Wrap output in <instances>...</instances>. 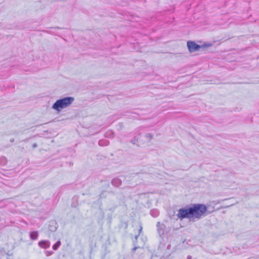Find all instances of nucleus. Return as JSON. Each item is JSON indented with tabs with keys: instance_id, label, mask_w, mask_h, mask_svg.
<instances>
[{
	"instance_id": "1",
	"label": "nucleus",
	"mask_w": 259,
	"mask_h": 259,
	"mask_svg": "<svg viewBox=\"0 0 259 259\" xmlns=\"http://www.w3.org/2000/svg\"><path fill=\"white\" fill-rule=\"evenodd\" d=\"M207 210V207L204 204H192L179 209L177 215L180 220L188 219L194 221L195 219L200 220L204 217Z\"/></svg>"
},
{
	"instance_id": "2",
	"label": "nucleus",
	"mask_w": 259,
	"mask_h": 259,
	"mask_svg": "<svg viewBox=\"0 0 259 259\" xmlns=\"http://www.w3.org/2000/svg\"><path fill=\"white\" fill-rule=\"evenodd\" d=\"M153 138V135L151 133H146L144 128H140L137 132V134L134 139L130 141L133 144L140 146L147 142H150Z\"/></svg>"
},
{
	"instance_id": "3",
	"label": "nucleus",
	"mask_w": 259,
	"mask_h": 259,
	"mask_svg": "<svg viewBox=\"0 0 259 259\" xmlns=\"http://www.w3.org/2000/svg\"><path fill=\"white\" fill-rule=\"evenodd\" d=\"M74 101L72 97H66L57 100L52 105V109L60 112L62 109L69 107Z\"/></svg>"
},
{
	"instance_id": "4",
	"label": "nucleus",
	"mask_w": 259,
	"mask_h": 259,
	"mask_svg": "<svg viewBox=\"0 0 259 259\" xmlns=\"http://www.w3.org/2000/svg\"><path fill=\"white\" fill-rule=\"evenodd\" d=\"M187 47L190 52H195L198 51L201 48L208 47L212 46L211 44L204 43L202 46L196 44L195 41L189 40L187 42Z\"/></svg>"
},
{
	"instance_id": "5",
	"label": "nucleus",
	"mask_w": 259,
	"mask_h": 259,
	"mask_svg": "<svg viewBox=\"0 0 259 259\" xmlns=\"http://www.w3.org/2000/svg\"><path fill=\"white\" fill-rule=\"evenodd\" d=\"M157 231L160 237H162L164 234L165 230L166 228L165 225L163 223H160L159 222H157L156 224Z\"/></svg>"
},
{
	"instance_id": "6",
	"label": "nucleus",
	"mask_w": 259,
	"mask_h": 259,
	"mask_svg": "<svg viewBox=\"0 0 259 259\" xmlns=\"http://www.w3.org/2000/svg\"><path fill=\"white\" fill-rule=\"evenodd\" d=\"M38 246L42 248L47 249L50 247L51 243L49 240H41L38 242Z\"/></svg>"
},
{
	"instance_id": "7",
	"label": "nucleus",
	"mask_w": 259,
	"mask_h": 259,
	"mask_svg": "<svg viewBox=\"0 0 259 259\" xmlns=\"http://www.w3.org/2000/svg\"><path fill=\"white\" fill-rule=\"evenodd\" d=\"M58 228L57 223L56 221H52L50 222L49 225V230L52 232H55Z\"/></svg>"
},
{
	"instance_id": "8",
	"label": "nucleus",
	"mask_w": 259,
	"mask_h": 259,
	"mask_svg": "<svg viewBox=\"0 0 259 259\" xmlns=\"http://www.w3.org/2000/svg\"><path fill=\"white\" fill-rule=\"evenodd\" d=\"M122 184V181L119 178H116L113 179L111 181V184L116 187H118Z\"/></svg>"
},
{
	"instance_id": "9",
	"label": "nucleus",
	"mask_w": 259,
	"mask_h": 259,
	"mask_svg": "<svg viewBox=\"0 0 259 259\" xmlns=\"http://www.w3.org/2000/svg\"><path fill=\"white\" fill-rule=\"evenodd\" d=\"M30 238L32 240H36L38 236V233L36 231H31L29 234Z\"/></svg>"
},
{
	"instance_id": "10",
	"label": "nucleus",
	"mask_w": 259,
	"mask_h": 259,
	"mask_svg": "<svg viewBox=\"0 0 259 259\" xmlns=\"http://www.w3.org/2000/svg\"><path fill=\"white\" fill-rule=\"evenodd\" d=\"M104 136L107 138L112 139L114 137V133L112 131L108 130L105 133Z\"/></svg>"
},
{
	"instance_id": "11",
	"label": "nucleus",
	"mask_w": 259,
	"mask_h": 259,
	"mask_svg": "<svg viewBox=\"0 0 259 259\" xmlns=\"http://www.w3.org/2000/svg\"><path fill=\"white\" fill-rule=\"evenodd\" d=\"M98 144L100 146H106L109 144V141L106 139H102L99 141Z\"/></svg>"
},
{
	"instance_id": "12",
	"label": "nucleus",
	"mask_w": 259,
	"mask_h": 259,
	"mask_svg": "<svg viewBox=\"0 0 259 259\" xmlns=\"http://www.w3.org/2000/svg\"><path fill=\"white\" fill-rule=\"evenodd\" d=\"M150 214L154 218L157 217L159 214V211L157 209H153L150 211Z\"/></svg>"
},
{
	"instance_id": "13",
	"label": "nucleus",
	"mask_w": 259,
	"mask_h": 259,
	"mask_svg": "<svg viewBox=\"0 0 259 259\" xmlns=\"http://www.w3.org/2000/svg\"><path fill=\"white\" fill-rule=\"evenodd\" d=\"M61 242L60 240L57 241L52 246V248L54 250H57L60 246Z\"/></svg>"
},
{
	"instance_id": "14",
	"label": "nucleus",
	"mask_w": 259,
	"mask_h": 259,
	"mask_svg": "<svg viewBox=\"0 0 259 259\" xmlns=\"http://www.w3.org/2000/svg\"><path fill=\"white\" fill-rule=\"evenodd\" d=\"M7 160L5 157L2 156L0 157V165H5L7 164Z\"/></svg>"
},
{
	"instance_id": "15",
	"label": "nucleus",
	"mask_w": 259,
	"mask_h": 259,
	"mask_svg": "<svg viewBox=\"0 0 259 259\" xmlns=\"http://www.w3.org/2000/svg\"><path fill=\"white\" fill-rule=\"evenodd\" d=\"M107 192L105 191H102L99 195V200L103 198H105L107 197Z\"/></svg>"
},
{
	"instance_id": "16",
	"label": "nucleus",
	"mask_w": 259,
	"mask_h": 259,
	"mask_svg": "<svg viewBox=\"0 0 259 259\" xmlns=\"http://www.w3.org/2000/svg\"><path fill=\"white\" fill-rule=\"evenodd\" d=\"M54 253V252L52 251H45V254L47 256H50L52 255Z\"/></svg>"
},
{
	"instance_id": "17",
	"label": "nucleus",
	"mask_w": 259,
	"mask_h": 259,
	"mask_svg": "<svg viewBox=\"0 0 259 259\" xmlns=\"http://www.w3.org/2000/svg\"><path fill=\"white\" fill-rule=\"evenodd\" d=\"M133 244L134 247L132 248V251L133 252H134L138 248H140L139 246H137L135 244V241H133Z\"/></svg>"
},
{
	"instance_id": "18",
	"label": "nucleus",
	"mask_w": 259,
	"mask_h": 259,
	"mask_svg": "<svg viewBox=\"0 0 259 259\" xmlns=\"http://www.w3.org/2000/svg\"><path fill=\"white\" fill-rule=\"evenodd\" d=\"M142 227L141 226H140V229L139 230V234L136 235L135 237L136 240H137V239H138L139 235L140 234L141 232H142Z\"/></svg>"
},
{
	"instance_id": "19",
	"label": "nucleus",
	"mask_w": 259,
	"mask_h": 259,
	"mask_svg": "<svg viewBox=\"0 0 259 259\" xmlns=\"http://www.w3.org/2000/svg\"><path fill=\"white\" fill-rule=\"evenodd\" d=\"M2 251H3L5 253H6L7 255L10 256L12 255V253H10L9 252H6L5 250L3 248L2 249Z\"/></svg>"
},
{
	"instance_id": "20",
	"label": "nucleus",
	"mask_w": 259,
	"mask_h": 259,
	"mask_svg": "<svg viewBox=\"0 0 259 259\" xmlns=\"http://www.w3.org/2000/svg\"><path fill=\"white\" fill-rule=\"evenodd\" d=\"M37 146H37V144L36 143H34V144L32 145V148H33V149H34V148H36Z\"/></svg>"
},
{
	"instance_id": "21",
	"label": "nucleus",
	"mask_w": 259,
	"mask_h": 259,
	"mask_svg": "<svg viewBox=\"0 0 259 259\" xmlns=\"http://www.w3.org/2000/svg\"><path fill=\"white\" fill-rule=\"evenodd\" d=\"M187 259H191L192 258V256L190 255H188L187 256Z\"/></svg>"
},
{
	"instance_id": "22",
	"label": "nucleus",
	"mask_w": 259,
	"mask_h": 259,
	"mask_svg": "<svg viewBox=\"0 0 259 259\" xmlns=\"http://www.w3.org/2000/svg\"><path fill=\"white\" fill-rule=\"evenodd\" d=\"M10 141L11 142H14V139H13V138L11 139Z\"/></svg>"
},
{
	"instance_id": "23",
	"label": "nucleus",
	"mask_w": 259,
	"mask_h": 259,
	"mask_svg": "<svg viewBox=\"0 0 259 259\" xmlns=\"http://www.w3.org/2000/svg\"><path fill=\"white\" fill-rule=\"evenodd\" d=\"M137 240H136V239H135V240H134V241H135V245H136Z\"/></svg>"
},
{
	"instance_id": "24",
	"label": "nucleus",
	"mask_w": 259,
	"mask_h": 259,
	"mask_svg": "<svg viewBox=\"0 0 259 259\" xmlns=\"http://www.w3.org/2000/svg\"><path fill=\"white\" fill-rule=\"evenodd\" d=\"M8 259H11L10 258L7 257Z\"/></svg>"
}]
</instances>
